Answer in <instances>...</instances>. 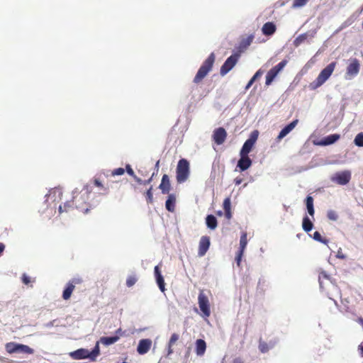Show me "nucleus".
<instances>
[{"instance_id":"nucleus-1","label":"nucleus","mask_w":363,"mask_h":363,"mask_svg":"<svg viewBox=\"0 0 363 363\" xmlns=\"http://www.w3.org/2000/svg\"><path fill=\"white\" fill-rule=\"evenodd\" d=\"M91 191L92 186H91V184L85 185L83 190L81 192V195L73 196V199L72 201H68L65 202L63 204V206H59V213H67L73 210L74 208H76L79 211H82L84 213H87L90 208H91V206L87 201H82V197H88L89 195L91 194Z\"/></svg>"},{"instance_id":"nucleus-2","label":"nucleus","mask_w":363,"mask_h":363,"mask_svg":"<svg viewBox=\"0 0 363 363\" xmlns=\"http://www.w3.org/2000/svg\"><path fill=\"white\" fill-rule=\"evenodd\" d=\"M337 65L336 62H332L328 65L318 74L315 80L310 83L309 88L311 90H315L322 86L332 75Z\"/></svg>"},{"instance_id":"nucleus-3","label":"nucleus","mask_w":363,"mask_h":363,"mask_svg":"<svg viewBox=\"0 0 363 363\" xmlns=\"http://www.w3.org/2000/svg\"><path fill=\"white\" fill-rule=\"evenodd\" d=\"M215 54L211 53L207 59L203 62L202 65L199 69L196 76L194 78L193 82L195 84L200 83L212 69L213 64L215 62Z\"/></svg>"},{"instance_id":"nucleus-4","label":"nucleus","mask_w":363,"mask_h":363,"mask_svg":"<svg viewBox=\"0 0 363 363\" xmlns=\"http://www.w3.org/2000/svg\"><path fill=\"white\" fill-rule=\"evenodd\" d=\"M100 354V349H99V342H96L95 347L91 350V352H89L86 349L81 348L78 349L74 352H72L69 353V356L73 359H90L91 361H95L96 358Z\"/></svg>"},{"instance_id":"nucleus-5","label":"nucleus","mask_w":363,"mask_h":363,"mask_svg":"<svg viewBox=\"0 0 363 363\" xmlns=\"http://www.w3.org/2000/svg\"><path fill=\"white\" fill-rule=\"evenodd\" d=\"M177 182L179 184L187 180L190 174V164L186 159L182 158L179 160L176 169Z\"/></svg>"},{"instance_id":"nucleus-6","label":"nucleus","mask_w":363,"mask_h":363,"mask_svg":"<svg viewBox=\"0 0 363 363\" xmlns=\"http://www.w3.org/2000/svg\"><path fill=\"white\" fill-rule=\"evenodd\" d=\"M198 303L203 316L208 318L211 315V306L208 297L205 294L203 290H200L198 296Z\"/></svg>"},{"instance_id":"nucleus-7","label":"nucleus","mask_w":363,"mask_h":363,"mask_svg":"<svg viewBox=\"0 0 363 363\" xmlns=\"http://www.w3.org/2000/svg\"><path fill=\"white\" fill-rule=\"evenodd\" d=\"M287 60H284L280 62L278 65L272 67L269 70L266 75V85H269L274 81L275 77L278 75V74L284 69V67L286 65Z\"/></svg>"},{"instance_id":"nucleus-8","label":"nucleus","mask_w":363,"mask_h":363,"mask_svg":"<svg viewBox=\"0 0 363 363\" xmlns=\"http://www.w3.org/2000/svg\"><path fill=\"white\" fill-rule=\"evenodd\" d=\"M240 57V55L236 53L230 55L227 60L225 61L223 65L220 67V73L222 76L225 75L228 72H230L234 66L237 64Z\"/></svg>"},{"instance_id":"nucleus-9","label":"nucleus","mask_w":363,"mask_h":363,"mask_svg":"<svg viewBox=\"0 0 363 363\" xmlns=\"http://www.w3.org/2000/svg\"><path fill=\"white\" fill-rule=\"evenodd\" d=\"M360 69L359 62L357 58L350 60V63L347 67L346 74L349 79L357 76Z\"/></svg>"},{"instance_id":"nucleus-10","label":"nucleus","mask_w":363,"mask_h":363,"mask_svg":"<svg viewBox=\"0 0 363 363\" xmlns=\"http://www.w3.org/2000/svg\"><path fill=\"white\" fill-rule=\"evenodd\" d=\"M227 132L224 128L220 127L213 130L212 138L216 145H222L226 140Z\"/></svg>"},{"instance_id":"nucleus-11","label":"nucleus","mask_w":363,"mask_h":363,"mask_svg":"<svg viewBox=\"0 0 363 363\" xmlns=\"http://www.w3.org/2000/svg\"><path fill=\"white\" fill-rule=\"evenodd\" d=\"M81 282L82 280L79 279H73L72 281H69L63 291L62 298L64 300L69 299L73 291L74 290L75 285L79 284Z\"/></svg>"},{"instance_id":"nucleus-12","label":"nucleus","mask_w":363,"mask_h":363,"mask_svg":"<svg viewBox=\"0 0 363 363\" xmlns=\"http://www.w3.org/2000/svg\"><path fill=\"white\" fill-rule=\"evenodd\" d=\"M210 238L208 236H202L199 241L198 255L203 257L206 255L210 247Z\"/></svg>"},{"instance_id":"nucleus-13","label":"nucleus","mask_w":363,"mask_h":363,"mask_svg":"<svg viewBox=\"0 0 363 363\" xmlns=\"http://www.w3.org/2000/svg\"><path fill=\"white\" fill-rule=\"evenodd\" d=\"M340 138V134H337V133L332 134V135H328V136L323 138L320 140L315 143V144L317 145H320V146H327V145H330L335 143Z\"/></svg>"},{"instance_id":"nucleus-14","label":"nucleus","mask_w":363,"mask_h":363,"mask_svg":"<svg viewBox=\"0 0 363 363\" xmlns=\"http://www.w3.org/2000/svg\"><path fill=\"white\" fill-rule=\"evenodd\" d=\"M152 346V340L150 339H143L139 341L137 352L140 354H146Z\"/></svg>"},{"instance_id":"nucleus-15","label":"nucleus","mask_w":363,"mask_h":363,"mask_svg":"<svg viewBox=\"0 0 363 363\" xmlns=\"http://www.w3.org/2000/svg\"><path fill=\"white\" fill-rule=\"evenodd\" d=\"M298 120L296 119L291 122L289 124L286 125L279 133L278 136L277 137V140L280 141L281 139H283L286 135H287L298 124Z\"/></svg>"},{"instance_id":"nucleus-16","label":"nucleus","mask_w":363,"mask_h":363,"mask_svg":"<svg viewBox=\"0 0 363 363\" xmlns=\"http://www.w3.org/2000/svg\"><path fill=\"white\" fill-rule=\"evenodd\" d=\"M240 158L238 162L237 167L240 171H245L247 169L252 165V160L248 155H240Z\"/></svg>"},{"instance_id":"nucleus-17","label":"nucleus","mask_w":363,"mask_h":363,"mask_svg":"<svg viewBox=\"0 0 363 363\" xmlns=\"http://www.w3.org/2000/svg\"><path fill=\"white\" fill-rule=\"evenodd\" d=\"M155 276L156 279L157 284L161 290V291L164 292L165 291V283L164 278L161 274L160 269L159 266H155L154 269Z\"/></svg>"},{"instance_id":"nucleus-18","label":"nucleus","mask_w":363,"mask_h":363,"mask_svg":"<svg viewBox=\"0 0 363 363\" xmlns=\"http://www.w3.org/2000/svg\"><path fill=\"white\" fill-rule=\"evenodd\" d=\"M162 193L164 194H169L171 188L169 178L167 174H164L162 177L161 183L159 186Z\"/></svg>"},{"instance_id":"nucleus-19","label":"nucleus","mask_w":363,"mask_h":363,"mask_svg":"<svg viewBox=\"0 0 363 363\" xmlns=\"http://www.w3.org/2000/svg\"><path fill=\"white\" fill-rule=\"evenodd\" d=\"M276 25L273 22H267L262 28V33L267 36L272 35L276 32Z\"/></svg>"},{"instance_id":"nucleus-20","label":"nucleus","mask_w":363,"mask_h":363,"mask_svg":"<svg viewBox=\"0 0 363 363\" xmlns=\"http://www.w3.org/2000/svg\"><path fill=\"white\" fill-rule=\"evenodd\" d=\"M351 178L350 173L349 172H342L337 174L336 182L341 185L347 184Z\"/></svg>"},{"instance_id":"nucleus-21","label":"nucleus","mask_w":363,"mask_h":363,"mask_svg":"<svg viewBox=\"0 0 363 363\" xmlns=\"http://www.w3.org/2000/svg\"><path fill=\"white\" fill-rule=\"evenodd\" d=\"M206 350V343L202 339H199L196 341L195 352L198 356H203Z\"/></svg>"},{"instance_id":"nucleus-22","label":"nucleus","mask_w":363,"mask_h":363,"mask_svg":"<svg viewBox=\"0 0 363 363\" xmlns=\"http://www.w3.org/2000/svg\"><path fill=\"white\" fill-rule=\"evenodd\" d=\"M176 206V198L173 194H169L165 203V207L169 212H174L175 211Z\"/></svg>"},{"instance_id":"nucleus-23","label":"nucleus","mask_w":363,"mask_h":363,"mask_svg":"<svg viewBox=\"0 0 363 363\" xmlns=\"http://www.w3.org/2000/svg\"><path fill=\"white\" fill-rule=\"evenodd\" d=\"M223 209L225 211V216L226 218L230 219L232 217V213H231V201L230 198L227 197L223 201Z\"/></svg>"},{"instance_id":"nucleus-24","label":"nucleus","mask_w":363,"mask_h":363,"mask_svg":"<svg viewBox=\"0 0 363 363\" xmlns=\"http://www.w3.org/2000/svg\"><path fill=\"white\" fill-rule=\"evenodd\" d=\"M93 185L102 191L101 194L106 195L108 193V187L105 186L99 178L94 177L92 180Z\"/></svg>"},{"instance_id":"nucleus-25","label":"nucleus","mask_w":363,"mask_h":363,"mask_svg":"<svg viewBox=\"0 0 363 363\" xmlns=\"http://www.w3.org/2000/svg\"><path fill=\"white\" fill-rule=\"evenodd\" d=\"M254 145L255 144L251 143V141L250 142L247 140L240 150V155H248V154L251 152Z\"/></svg>"},{"instance_id":"nucleus-26","label":"nucleus","mask_w":363,"mask_h":363,"mask_svg":"<svg viewBox=\"0 0 363 363\" xmlns=\"http://www.w3.org/2000/svg\"><path fill=\"white\" fill-rule=\"evenodd\" d=\"M306 205L307 208L308 213L310 216L313 217L315 213V210L313 207V198L311 196H308L306 199Z\"/></svg>"},{"instance_id":"nucleus-27","label":"nucleus","mask_w":363,"mask_h":363,"mask_svg":"<svg viewBox=\"0 0 363 363\" xmlns=\"http://www.w3.org/2000/svg\"><path fill=\"white\" fill-rule=\"evenodd\" d=\"M206 223L208 228H209L211 230L216 229L218 225L217 219L213 215L207 216L206 218Z\"/></svg>"},{"instance_id":"nucleus-28","label":"nucleus","mask_w":363,"mask_h":363,"mask_svg":"<svg viewBox=\"0 0 363 363\" xmlns=\"http://www.w3.org/2000/svg\"><path fill=\"white\" fill-rule=\"evenodd\" d=\"M313 224L310 218L307 216H304L302 222V228L303 230L308 233L313 229Z\"/></svg>"},{"instance_id":"nucleus-29","label":"nucleus","mask_w":363,"mask_h":363,"mask_svg":"<svg viewBox=\"0 0 363 363\" xmlns=\"http://www.w3.org/2000/svg\"><path fill=\"white\" fill-rule=\"evenodd\" d=\"M118 340V335H115L112 337H102L100 339V342L105 345H110L116 342Z\"/></svg>"},{"instance_id":"nucleus-30","label":"nucleus","mask_w":363,"mask_h":363,"mask_svg":"<svg viewBox=\"0 0 363 363\" xmlns=\"http://www.w3.org/2000/svg\"><path fill=\"white\" fill-rule=\"evenodd\" d=\"M5 349L9 354L18 353V343L14 342H7L5 345Z\"/></svg>"},{"instance_id":"nucleus-31","label":"nucleus","mask_w":363,"mask_h":363,"mask_svg":"<svg viewBox=\"0 0 363 363\" xmlns=\"http://www.w3.org/2000/svg\"><path fill=\"white\" fill-rule=\"evenodd\" d=\"M18 353L31 354L34 353V350L28 345L18 343Z\"/></svg>"},{"instance_id":"nucleus-32","label":"nucleus","mask_w":363,"mask_h":363,"mask_svg":"<svg viewBox=\"0 0 363 363\" xmlns=\"http://www.w3.org/2000/svg\"><path fill=\"white\" fill-rule=\"evenodd\" d=\"M254 35H250L247 36L246 38H244L241 40L240 43V48L246 49L253 41Z\"/></svg>"},{"instance_id":"nucleus-33","label":"nucleus","mask_w":363,"mask_h":363,"mask_svg":"<svg viewBox=\"0 0 363 363\" xmlns=\"http://www.w3.org/2000/svg\"><path fill=\"white\" fill-rule=\"evenodd\" d=\"M308 36V33H303V34L299 35L294 40V45L295 47H298L300 45H301L303 43H304L307 40Z\"/></svg>"},{"instance_id":"nucleus-34","label":"nucleus","mask_w":363,"mask_h":363,"mask_svg":"<svg viewBox=\"0 0 363 363\" xmlns=\"http://www.w3.org/2000/svg\"><path fill=\"white\" fill-rule=\"evenodd\" d=\"M62 196V189L60 188H55L50 191V193L48 194V197L52 198V197H58L59 200H61ZM56 199H54L55 201Z\"/></svg>"},{"instance_id":"nucleus-35","label":"nucleus","mask_w":363,"mask_h":363,"mask_svg":"<svg viewBox=\"0 0 363 363\" xmlns=\"http://www.w3.org/2000/svg\"><path fill=\"white\" fill-rule=\"evenodd\" d=\"M247 245V235L246 233H242L240 240V249L239 250L245 251Z\"/></svg>"},{"instance_id":"nucleus-36","label":"nucleus","mask_w":363,"mask_h":363,"mask_svg":"<svg viewBox=\"0 0 363 363\" xmlns=\"http://www.w3.org/2000/svg\"><path fill=\"white\" fill-rule=\"evenodd\" d=\"M272 347H273V345H272L271 346H269V345L267 342L262 341L261 340H259V350H260V352L262 353L267 352L269 351V348Z\"/></svg>"},{"instance_id":"nucleus-37","label":"nucleus","mask_w":363,"mask_h":363,"mask_svg":"<svg viewBox=\"0 0 363 363\" xmlns=\"http://www.w3.org/2000/svg\"><path fill=\"white\" fill-rule=\"evenodd\" d=\"M147 203H153V193H152V186H151L144 194Z\"/></svg>"},{"instance_id":"nucleus-38","label":"nucleus","mask_w":363,"mask_h":363,"mask_svg":"<svg viewBox=\"0 0 363 363\" xmlns=\"http://www.w3.org/2000/svg\"><path fill=\"white\" fill-rule=\"evenodd\" d=\"M354 143L358 147H363V133H360L356 135Z\"/></svg>"},{"instance_id":"nucleus-39","label":"nucleus","mask_w":363,"mask_h":363,"mask_svg":"<svg viewBox=\"0 0 363 363\" xmlns=\"http://www.w3.org/2000/svg\"><path fill=\"white\" fill-rule=\"evenodd\" d=\"M138 281V278L135 275L129 276L126 279V286L128 287L133 286Z\"/></svg>"},{"instance_id":"nucleus-40","label":"nucleus","mask_w":363,"mask_h":363,"mask_svg":"<svg viewBox=\"0 0 363 363\" xmlns=\"http://www.w3.org/2000/svg\"><path fill=\"white\" fill-rule=\"evenodd\" d=\"M313 239L324 244H327L328 242V240L327 239L323 238L320 233L318 231H315L313 233Z\"/></svg>"},{"instance_id":"nucleus-41","label":"nucleus","mask_w":363,"mask_h":363,"mask_svg":"<svg viewBox=\"0 0 363 363\" xmlns=\"http://www.w3.org/2000/svg\"><path fill=\"white\" fill-rule=\"evenodd\" d=\"M308 0H294L292 8H300L305 6Z\"/></svg>"},{"instance_id":"nucleus-42","label":"nucleus","mask_w":363,"mask_h":363,"mask_svg":"<svg viewBox=\"0 0 363 363\" xmlns=\"http://www.w3.org/2000/svg\"><path fill=\"white\" fill-rule=\"evenodd\" d=\"M124 173H125V169H123L122 167H118V168H116V169H114L113 170H112L111 173V175L113 176V177L121 176Z\"/></svg>"},{"instance_id":"nucleus-43","label":"nucleus","mask_w":363,"mask_h":363,"mask_svg":"<svg viewBox=\"0 0 363 363\" xmlns=\"http://www.w3.org/2000/svg\"><path fill=\"white\" fill-rule=\"evenodd\" d=\"M329 277L328 275L327 274V273L324 271H321L319 272V274H318V281H319V284H320V287H323L322 284H323V279H328Z\"/></svg>"},{"instance_id":"nucleus-44","label":"nucleus","mask_w":363,"mask_h":363,"mask_svg":"<svg viewBox=\"0 0 363 363\" xmlns=\"http://www.w3.org/2000/svg\"><path fill=\"white\" fill-rule=\"evenodd\" d=\"M259 132L258 130H254L251 133L250 138L247 139L250 142L255 144L258 138Z\"/></svg>"},{"instance_id":"nucleus-45","label":"nucleus","mask_w":363,"mask_h":363,"mask_svg":"<svg viewBox=\"0 0 363 363\" xmlns=\"http://www.w3.org/2000/svg\"><path fill=\"white\" fill-rule=\"evenodd\" d=\"M327 216L328 219L331 220H337L338 218V216L335 211L330 210L328 211Z\"/></svg>"},{"instance_id":"nucleus-46","label":"nucleus","mask_w":363,"mask_h":363,"mask_svg":"<svg viewBox=\"0 0 363 363\" xmlns=\"http://www.w3.org/2000/svg\"><path fill=\"white\" fill-rule=\"evenodd\" d=\"M179 335L177 333H173L171 337H170V339L169 340V346H173L175 342L179 340Z\"/></svg>"},{"instance_id":"nucleus-47","label":"nucleus","mask_w":363,"mask_h":363,"mask_svg":"<svg viewBox=\"0 0 363 363\" xmlns=\"http://www.w3.org/2000/svg\"><path fill=\"white\" fill-rule=\"evenodd\" d=\"M244 251L238 250V254L235 257V260L238 266L240 265L241 259L243 255Z\"/></svg>"},{"instance_id":"nucleus-48","label":"nucleus","mask_w":363,"mask_h":363,"mask_svg":"<svg viewBox=\"0 0 363 363\" xmlns=\"http://www.w3.org/2000/svg\"><path fill=\"white\" fill-rule=\"evenodd\" d=\"M125 171H126V172H127V173H128L130 176H131V177H135V173H134V171L133 170V169H132V167H131V166H130V164H126Z\"/></svg>"},{"instance_id":"nucleus-49","label":"nucleus","mask_w":363,"mask_h":363,"mask_svg":"<svg viewBox=\"0 0 363 363\" xmlns=\"http://www.w3.org/2000/svg\"><path fill=\"white\" fill-rule=\"evenodd\" d=\"M21 279L25 284H28L30 282V278L26 274L22 275Z\"/></svg>"},{"instance_id":"nucleus-50","label":"nucleus","mask_w":363,"mask_h":363,"mask_svg":"<svg viewBox=\"0 0 363 363\" xmlns=\"http://www.w3.org/2000/svg\"><path fill=\"white\" fill-rule=\"evenodd\" d=\"M242 178L238 177L234 179V183L235 185H240L242 182Z\"/></svg>"},{"instance_id":"nucleus-51","label":"nucleus","mask_w":363,"mask_h":363,"mask_svg":"<svg viewBox=\"0 0 363 363\" xmlns=\"http://www.w3.org/2000/svg\"><path fill=\"white\" fill-rule=\"evenodd\" d=\"M262 74V72L261 71V69H259L255 74L252 77H255V79H258L259 77H261V75Z\"/></svg>"},{"instance_id":"nucleus-52","label":"nucleus","mask_w":363,"mask_h":363,"mask_svg":"<svg viewBox=\"0 0 363 363\" xmlns=\"http://www.w3.org/2000/svg\"><path fill=\"white\" fill-rule=\"evenodd\" d=\"M133 178L135 180V182H138V184H143V180H142L140 178L138 177L136 175H135V177H133Z\"/></svg>"},{"instance_id":"nucleus-53","label":"nucleus","mask_w":363,"mask_h":363,"mask_svg":"<svg viewBox=\"0 0 363 363\" xmlns=\"http://www.w3.org/2000/svg\"><path fill=\"white\" fill-rule=\"evenodd\" d=\"M172 347H173V346H169V345H168L167 356L171 355V354L174 352V350H173V349H172Z\"/></svg>"},{"instance_id":"nucleus-54","label":"nucleus","mask_w":363,"mask_h":363,"mask_svg":"<svg viewBox=\"0 0 363 363\" xmlns=\"http://www.w3.org/2000/svg\"><path fill=\"white\" fill-rule=\"evenodd\" d=\"M116 335H118L119 337L120 336H122L124 334V332L122 331L121 328H118L116 331Z\"/></svg>"},{"instance_id":"nucleus-55","label":"nucleus","mask_w":363,"mask_h":363,"mask_svg":"<svg viewBox=\"0 0 363 363\" xmlns=\"http://www.w3.org/2000/svg\"><path fill=\"white\" fill-rule=\"evenodd\" d=\"M151 181H152V177L148 179H147V180H144L143 181V184L144 185L149 184L151 182Z\"/></svg>"},{"instance_id":"nucleus-56","label":"nucleus","mask_w":363,"mask_h":363,"mask_svg":"<svg viewBox=\"0 0 363 363\" xmlns=\"http://www.w3.org/2000/svg\"><path fill=\"white\" fill-rule=\"evenodd\" d=\"M252 82L250 80L247 84L246 85L245 89H248L252 85Z\"/></svg>"},{"instance_id":"nucleus-57","label":"nucleus","mask_w":363,"mask_h":363,"mask_svg":"<svg viewBox=\"0 0 363 363\" xmlns=\"http://www.w3.org/2000/svg\"><path fill=\"white\" fill-rule=\"evenodd\" d=\"M234 363H243V362L240 359H235L233 361Z\"/></svg>"},{"instance_id":"nucleus-58","label":"nucleus","mask_w":363,"mask_h":363,"mask_svg":"<svg viewBox=\"0 0 363 363\" xmlns=\"http://www.w3.org/2000/svg\"><path fill=\"white\" fill-rule=\"evenodd\" d=\"M359 349H360V350H361V354H362V355L363 356V345H361L359 346Z\"/></svg>"},{"instance_id":"nucleus-59","label":"nucleus","mask_w":363,"mask_h":363,"mask_svg":"<svg viewBox=\"0 0 363 363\" xmlns=\"http://www.w3.org/2000/svg\"><path fill=\"white\" fill-rule=\"evenodd\" d=\"M255 80H256L255 77H252L251 79H250V81H252V83H254Z\"/></svg>"}]
</instances>
